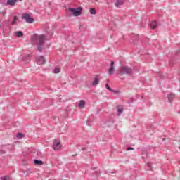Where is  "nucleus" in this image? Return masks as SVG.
Here are the masks:
<instances>
[{"instance_id":"obj_14","label":"nucleus","mask_w":180,"mask_h":180,"mask_svg":"<svg viewBox=\"0 0 180 180\" xmlns=\"http://www.w3.org/2000/svg\"><path fill=\"white\" fill-rule=\"evenodd\" d=\"M79 108H85V101L84 100H81L79 103Z\"/></svg>"},{"instance_id":"obj_17","label":"nucleus","mask_w":180,"mask_h":180,"mask_svg":"<svg viewBox=\"0 0 180 180\" xmlns=\"http://www.w3.org/2000/svg\"><path fill=\"white\" fill-rule=\"evenodd\" d=\"M53 72L55 74H59V72H61V70L58 68H55L53 70Z\"/></svg>"},{"instance_id":"obj_24","label":"nucleus","mask_w":180,"mask_h":180,"mask_svg":"<svg viewBox=\"0 0 180 180\" xmlns=\"http://www.w3.org/2000/svg\"><path fill=\"white\" fill-rule=\"evenodd\" d=\"M24 61H25L26 63H29V61H30V58L27 57V60L24 59Z\"/></svg>"},{"instance_id":"obj_7","label":"nucleus","mask_w":180,"mask_h":180,"mask_svg":"<svg viewBox=\"0 0 180 180\" xmlns=\"http://www.w3.org/2000/svg\"><path fill=\"white\" fill-rule=\"evenodd\" d=\"M37 64H39V65H41L44 64V63H45L44 56H38L37 58Z\"/></svg>"},{"instance_id":"obj_15","label":"nucleus","mask_w":180,"mask_h":180,"mask_svg":"<svg viewBox=\"0 0 180 180\" xmlns=\"http://www.w3.org/2000/svg\"><path fill=\"white\" fill-rule=\"evenodd\" d=\"M117 116H120L122 112H123V108L122 107H117Z\"/></svg>"},{"instance_id":"obj_21","label":"nucleus","mask_w":180,"mask_h":180,"mask_svg":"<svg viewBox=\"0 0 180 180\" xmlns=\"http://www.w3.org/2000/svg\"><path fill=\"white\" fill-rule=\"evenodd\" d=\"M11 179V177L9 176H3L1 177V180H9Z\"/></svg>"},{"instance_id":"obj_11","label":"nucleus","mask_w":180,"mask_h":180,"mask_svg":"<svg viewBox=\"0 0 180 180\" xmlns=\"http://www.w3.org/2000/svg\"><path fill=\"white\" fill-rule=\"evenodd\" d=\"M123 0H116L115 6L118 8V6H120V5H123Z\"/></svg>"},{"instance_id":"obj_5","label":"nucleus","mask_w":180,"mask_h":180,"mask_svg":"<svg viewBox=\"0 0 180 180\" xmlns=\"http://www.w3.org/2000/svg\"><path fill=\"white\" fill-rule=\"evenodd\" d=\"M22 19H24L27 23H33L34 22V19L27 13L23 14Z\"/></svg>"},{"instance_id":"obj_6","label":"nucleus","mask_w":180,"mask_h":180,"mask_svg":"<svg viewBox=\"0 0 180 180\" xmlns=\"http://www.w3.org/2000/svg\"><path fill=\"white\" fill-rule=\"evenodd\" d=\"M109 75H113L115 74V62L112 61L108 70Z\"/></svg>"},{"instance_id":"obj_12","label":"nucleus","mask_w":180,"mask_h":180,"mask_svg":"<svg viewBox=\"0 0 180 180\" xmlns=\"http://www.w3.org/2000/svg\"><path fill=\"white\" fill-rule=\"evenodd\" d=\"M150 27L151 29H156L157 28V22L153 21L150 23Z\"/></svg>"},{"instance_id":"obj_2","label":"nucleus","mask_w":180,"mask_h":180,"mask_svg":"<svg viewBox=\"0 0 180 180\" xmlns=\"http://www.w3.org/2000/svg\"><path fill=\"white\" fill-rule=\"evenodd\" d=\"M53 150L56 151H58L63 148V145L61 144V142L58 139H54L53 143Z\"/></svg>"},{"instance_id":"obj_18","label":"nucleus","mask_w":180,"mask_h":180,"mask_svg":"<svg viewBox=\"0 0 180 180\" xmlns=\"http://www.w3.org/2000/svg\"><path fill=\"white\" fill-rule=\"evenodd\" d=\"M18 20V17L14 16L13 21L11 22V25H16V21Z\"/></svg>"},{"instance_id":"obj_1","label":"nucleus","mask_w":180,"mask_h":180,"mask_svg":"<svg viewBox=\"0 0 180 180\" xmlns=\"http://www.w3.org/2000/svg\"><path fill=\"white\" fill-rule=\"evenodd\" d=\"M44 40H46V37H44V35L34 34L32 37L31 43L32 44H35L36 46H38L39 50H41L40 46L44 44Z\"/></svg>"},{"instance_id":"obj_8","label":"nucleus","mask_w":180,"mask_h":180,"mask_svg":"<svg viewBox=\"0 0 180 180\" xmlns=\"http://www.w3.org/2000/svg\"><path fill=\"white\" fill-rule=\"evenodd\" d=\"M15 37H23V32L22 31H17L14 32Z\"/></svg>"},{"instance_id":"obj_9","label":"nucleus","mask_w":180,"mask_h":180,"mask_svg":"<svg viewBox=\"0 0 180 180\" xmlns=\"http://www.w3.org/2000/svg\"><path fill=\"white\" fill-rule=\"evenodd\" d=\"M18 0H7V5H11V6H15L16 1Z\"/></svg>"},{"instance_id":"obj_19","label":"nucleus","mask_w":180,"mask_h":180,"mask_svg":"<svg viewBox=\"0 0 180 180\" xmlns=\"http://www.w3.org/2000/svg\"><path fill=\"white\" fill-rule=\"evenodd\" d=\"M90 13H91V15H96V10H95V8H91V9H90Z\"/></svg>"},{"instance_id":"obj_10","label":"nucleus","mask_w":180,"mask_h":180,"mask_svg":"<svg viewBox=\"0 0 180 180\" xmlns=\"http://www.w3.org/2000/svg\"><path fill=\"white\" fill-rule=\"evenodd\" d=\"M98 84H99V79H98V77H96L94 78V80L93 81L92 85H93V86H96V85H98Z\"/></svg>"},{"instance_id":"obj_16","label":"nucleus","mask_w":180,"mask_h":180,"mask_svg":"<svg viewBox=\"0 0 180 180\" xmlns=\"http://www.w3.org/2000/svg\"><path fill=\"white\" fill-rule=\"evenodd\" d=\"M174 98H175V95L172 94L168 95V99L169 102H172V99H174Z\"/></svg>"},{"instance_id":"obj_4","label":"nucleus","mask_w":180,"mask_h":180,"mask_svg":"<svg viewBox=\"0 0 180 180\" xmlns=\"http://www.w3.org/2000/svg\"><path fill=\"white\" fill-rule=\"evenodd\" d=\"M130 74H131V68L127 66H124L120 68V75L122 76L124 75H130Z\"/></svg>"},{"instance_id":"obj_23","label":"nucleus","mask_w":180,"mask_h":180,"mask_svg":"<svg viewBox=\"0 0 180 180\" xmlns=\"http://www.w3.org/2000/svg\"><path fill=\"white\" fill-rule=\"evenodd\" d=\"M131 150H134V148L129 147L127 148V151H130Z\"/></svg>"},{"instance_id":"obj_3","label":"nucleus","mask_w":180,"mask_h":180,"mask_svg":"<svg viewBox=\"0 0 180 180\" xmlns=\"http://www.w3.org/2000/svg\"><path fill=\"white\" fill-rule=\"evenodd\" d=\"M70 12H72L73 16H81V13L82 12V8L79 7L77 8H69Z\"/></svg>"},{"instance_id":"obj_22","label":"nucleus","mask_w":180,"mask_h":180,"mask_svg":"<svg viewBox=\"0 0 180 180\" xmlns=\"http://www.w3.org/2000/svg\"><path fill=\"white\" fill-rule=\"evenodd\" d=\"M106 89H108V91H112V89L109 87V84H105Z\"/></svg>"},{"instance_id":"obj_20","label":"nucleus","mask_w":180,"mask_h":180,"mask_svg":"<svg viewBox=\"0 0 180 180\" xmlns=\"http://www.w3.org/2000/svg\"><path fill=\"white\" fill-rule=\"evenodd\" d=\"M17 137L18 139H22V137H23V134H22V133H18L17 134Z\"/></svg>"},{"instance_id":"obj_13","label":"nucleus","mask_w":180,"mask_h":180,"mask_svg":"<svg viewBox=\"0 0 180 180\" xmlns=\"http://www.w3.org/2000/svg\"><path fill=\"white\" fill-rule=\"evenodd\" d=\"M34 164H35V165H43V164H44V162H43V161H41V160H34Z\"/></svg>"}]
</instances>
